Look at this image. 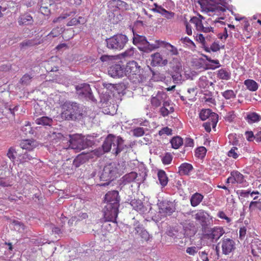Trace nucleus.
<instances>
[{"mask_svg": "<svg viewBox=\"0 0 261 261\" xmlns=\"http://www.w3.org/2000/svg\"><path fill=\"white\" fill-rule=\"evenodd\" d=\"M70 3L67 0H62L60 2L56 3L53 0H42L40 12L45 16H49L51 14V9L62 11L60 16L55 17L53 20L54 23H61L68 17L73 16L76 13V10H70Z\"/></svg>", "mask_w": 261, "mask_h": 261, "instance_id": "f257e3e1", "label": "nucleus"}, {"mask_svg": "<svg viewBox=\"0 0 261 261\" xmlns=\"http://www.w3.org/2000/svg\"><path fill=\"white\" fill-rule=\"evenodd\" d=\"M102 148V151L95 150V154L99 156L109 152L112 149L113 153L117 155L121 151L127 150L128 147L124 144V140L121 137L109 134L103 143Z\"/></svg>", "mask_w": 261, "mask_h": 261, "instance_id": "f03ea898", "label": "nucleus"}, {"mask_svg": "<svg viewBox=\"0 0 261 261\" xmlns=\"http://www.w3.org/2000/svg\"><path fill=\"white\" fill-rule=\"evenodd\" d=\"M79 112L76 102H65L61 106V117L64 120H72Z\"/></svg>", "mask_w": 261, "mask_h": 261, "instance_id": "7ed1b4c3", "label": "nucleus"}, {"mask_svg": "<svg viewBox=\"0 0 261 261\" xmlns=\"http://www.w3.org/2000/svg\"><path fill=\"white\" fill-rule=\"evenodd\" d=\"M125 75L133 82H140L141 79V67L135 61L128 62L124 68Z\"/></svg>", "mask_w": 261, "mask_h": 261, "instance_id": "20e7f679", "label": "nucleus"}, {"mask_svg": "<svg viewBox=\"0 0 261 261\" xmlns=\"http://www.w3.org/2000/svg\"><path fill=\"white\" fill-rule=\"evenodd\" d=\"M127 41V37L123 34H117L106 40L107 47L115 50L123 48Z\"/></svg>", "mask_w": 261, "mask_h": 261, "instance_id": "39448f33", "label": "nucleus"}, {"mask_svg": "<svg viewBox=\"0 0 261 261\" xmlns=\"http://www.w3.org/2000/svg\"><path fill=\"white\" fill-rule=\"evenodd\" d=\"M224 233L225 231L222 227L216 226L208 230L203 234V238L208 243H212L217 242Z\"/></svg>", "mask_w": 261, "mask_h": 261, "instance_id": "423d86ee", "label": "nucleus"}, {"mask_svg": "<svg viewBox=\"0 0 261 261\" xmlns=\"http://www.w3.org/2000/svg\"><path fill=\"white\" fill-rule=\"evenodd\" d=\"M204 19V17L200 14H198L197 16H193L191 18L190 22L194 24V27L197 31L203 32L204 33L213 32V28L208 26L206 24L204 25L202 20Z\"/></svg>", "mask_w": 261, "mask_h": 261, "instance_id": "0eeeda50", "label": "nucleus"}, {"mask_svg": "<svg viewBox=\"0 0 261 261\" xmlns=\"http://www.w3.org/2000/svg\"><path fill=\"white\" fill-rule=\"evenodd\" d=\"M119 207L106 204L103 209L105 221L116 222V218L119 212Z\"/></svg>", "mask_w": 261, "mask_h": 261, "instance_id": "6e6552de", "label": "nucleus"}, {"mask_svg": "<svg viewBox=\"0 0 261 261\" xmlns=\"http://www.w3.org/2000/svg\"><path fill=\"white\" fill-rule=\"evenodd\" d=\"M150 50H152L159 48L160 47H165L172 55H177L178 51L176 47L169 43L156 40L154 41V43H149Z\"/></svg>", "mask_w": 261, "mask_h": 261, "instance_id": "1a4fd4ad", "label": "nucleus"}, {"mask_svg": "<svg viewBox=\"0 0 261 261\" xmlns=\"http://www.w3.org/2000/svg\"><path fill=\"white\" fill-rule=\"evenodd\" d=\"M118 173V169L116 166V164L114 163H111L105 166L102 176L106 180H113L117 174Z\"/></svg>", "mask_w": 261, "mask_h": 261, "instance_id": "9d476101", "label": "nucleus"}, {"mask_svg": "<svg viewBox=\"0 0 261 261\" xmlns=\"http://www.w3.org/2000/svg\"><path fill=\"white\" fill-rule=\"evenodd\" d=\"M220 243L221 245L222 253L224 255H229L236 249V243L232 239L224 237Z\"/></svg>", "mask_w": 261, "mask_h": 261, "instance_id": "9b49d317", "label": "nucleus"}, {"mask_svg": "<svg viewBox=\"0 0 261 261\" xmlns=\"http://www.w3.org/2000/svg\"><path fill=\"white\" fill-rule=\"evenodd\" d=\"M120 198L117 191L113 190L109 191L105 196V201L106 204L113 206H119Z\"/></svg>", "mask_w": 261, "mask_h": 261, "instance_id": "f8f14e48", "label": "nucleus"}, {"mask_svg": "<svg viewBox=\"0 0 261 261\" xmlns=\"http://www.w3.org/2000/svg\"><path fill=\"white\" fill-rule=\"evenodd\" d=\"M158 206L159 213L163 216H170L175 211L173 204L169 201H161L158 204Z\"/></svg>", "mask_w": 261, "mask_h": 261, "instance_id": "ddd939ff", "label": "nucleus"}, {"mask_svg": "<svg viewBox=\"0 0 261 261\" xmlns=\"http://www.w3.org/2000/svg\"><path fill=\"white\" fill-rule=\"evenodd\" d=\"M69 142V147L77 151H81L88 146L87 141L80 137L72 138Z\"/></svg>", "mask_w": 261, "mask_h": 261, "instance_id": "4468645a", "label": "nucleus"}, {"mask_svg": "<svg viewBox=\"0 0 261 261\" xmlns=\"http://www.w3.org/2000/svg\"><path fill=\"white\" fill-rule=\"evenodd\" d=\"M167 98V94L161 91H159L155 94L152 95L150 99V103L151 106L153 108H157L161 106L162 103L166 102V100Z\"/></svg>", "mask_w": 261, "mask_h": 261, "instance_id": "2eb2a0df", "label": "nucleus"}, {"mask_svg": "<svg viewBox=\"0 0 261 261\" xmlns=\"http://www.w3.org/2000/svg\"><path fill=\"white\" fill-rule=\"evenodd\" d=\"M75 90L77 94L79 96L89 99H91L92 96L91 89L88 84H80L75 86Z\"/></svg>", "mask_w": 261, "mask_h": 261, "instance_id": "dca6fc26", "label": "nucleus"}, {"mask_svg": "<svg viewBox=\"0 0 261 261\" xmlns=\"http://www.w3.org/2000/svg\"><path fill=\"white\" fill-rule=\"evenodd\" d=\"M199 117L203 121L211 118L212 120V126L214 127L217 123L218 115L215 113L212 112L210 109H204L202 110L199 113Z\"/></svg>", "mask_w": 261, "mask_h": 261, "instance_id": "f3484780", "label": "nucleus"}, {"mask_svg": "<svg viewBox=\"0 0 261 261\" xmlns=\"http://www.w3.org/2000/svg\"><path fill=\"white\" fill-rule=\"evenodd\" d=\"M109 74L113 77H122L125 74L124 68L120 64L112 65L109 68Z\"/></svg>", "mask_w": 261, "mask_h": 261, "instance_id": "a211bd4d", "label": "nucleus"}, {"mask_svg": "<svg viewBox=\"0 0 261 261\" xmlns=\"http://www.w3.org/2000/svg\"><path fill=\"white\" fill-rule=\"evenodd\" d=\"M151 65L153 66H164L167 65L168 64L167 59H164L162 56L159 53H156L151 55Z\"/></svg>", "mask_w": 261, "mask_h": 261, "instance_id": "6ab92c4d", "label": "nucleus"}, {"mask_svg": "<svg viewBox=\"0 0 261 261\" xmlns=\"http://www.w3.org/2000/svg\"><path fill=\"white\" fill-rule=\"evenodd\" d=\"M110 3L113 7L121 11H127L131 8L130 5L121 0H111Z\"/></svg>", "mask_w": 261, "mask_h": 261, "instance_id": "aec40b11", "label": "nucleus"}, {"mask_svg": "<svg viewBox=\"0 0 261 261\" xmlns=\"http://www.w3.org/2000/svg\"><path fill=\"white\" fill-rule=\"evenodd\" d=\"M169 66L172 70V72L180 73L182 65L180 58H173L169 62Z\"/></svg>", "mask_w": 261, "mask_h": 261, "instance_id": "412c9836", "label": "nucleus"}, {"mask_svg": "<svg viewBox=\"0 0 261 261\" xmlns=\"http://www.w3.org/2000/svg\"><path fill=\"white\" fill-rule=\"evenodd\" d=\"M216 75L220 80L228 81L231 78V72L229 69L223 68L216 71Z\"/></svg>", "mask_w": 261, "mask_h": 261, "instance_id": "4be33fe9", "label": "nucleus"}, {"mask_svg": "<svg viewBox=\"0 0 261 261\" xmlns=\"http://www.w3.org/2000/svg\"><path fill=\"white\" fill-rule=\"evenodd\" d=\"M20 146L23 149L31 151L37 147V143L34 140H23L21 142Z\"/></svg>", "mask_w": 261, "mask_h": 261, "instance_id": "5701e85b", "label": "nucleus"}, {"mask_svg": "<svg viewBox=\"0 0 261 261\" xmlns=\"http://www.w3.org/2000/svg\"><path fill=\"white\" fill-rule=\"evenodd\" d=\"M245 120L249 124L257 122L261 120V116L255 112H250L247 114Z\"/></svg>", "mask_w": 261, "mask_h": 261, "instance_id": "b1692460", "label": "nucleus"}, {"mask_svg": "<svg viewBox=\"0 0 261 261\" xmlns=\"http://www.w3.org/2000/svg\"><path fill=\"white\" fill-rule=\"evenodd\" d=\"M193 169V166L191 164L184 163L178 167V172L180 175H189Z\"/></svg>", "mask_w": 261, "mask_h": 261, "instance_id": "393cba45", "label": "nucleus"}, {"mask_svg": "<svg viewBox=\"0 0 261 261\" xmlns=\"http://www.w3.org/2000/svg\"><path fill=\"white\" fill-rule=\"evenodd\" d=\"M33 17L30 14L21 15L18 19V22L20 25H30L33 23Z\"/></svg>", "mask_w": 261, "mask_h": 261, "instance_id": "a878e982", "label": "nucleus"}, {"mask_svg": "<svg viewBox=\"0 0 261 261\" xmlns=\"http://www.w3.org/2000/svg\"><path fill=\"white\" fill-rule=\"evenodd\" d=\"M203 199V196L199 193H195L193 194L190 198L191 205L193 207H196L198 205Z\"/></svg>", "mask_w": 261, "mask_h": 261, "instance_id": "bb28decb", "label": "nucleus"}, {"mask_svg": "<svg viewBox=\"0 0 261 261\" xmlns=\"http://www.w3.org/2000/svg\"><path fill=\"white\" fill-rule=\"evenodd\" d=\"M158 177L161 185L163 187H165L167 186L168 182V178L166 172L164 170H159L158 172Z\"/></svg>", "mask_w": 261, "mask_h": 261, "instance_id": "cd10ccee", "label": "nucleus"}, {"mask_svg": "<svg viewBox=\"0 0 261 261\" xmlns=\"http://www.w3.org/2000/svg\"><path fill=\"white\" fill-rule=\"evenodd\" d=\"M230 175L232 177L234 183L242 184L244 181V176L240 172L233 170L230 172Z\"/></svg>", "mask_w": 261, "mask_h": 261, "instance_id": "c85d7f7f", "label": "nucleus"}, {"mask_svg": "<svg viewBox=\"0 0 261 261\" xmlns=\"http://www.w3.org/2000/svg\"><path fill=\"white\" fill-rule=\"evenodd\" d=\"M244 85L248 90L252 92L256 91L258 88V84L254 80L247 79L244 81Z\"/></svg>", "mask_w": 261, "mask_h": 261, "instance_id": "c756f323", "label": "nucleus"}, {"mask_svg": "<svg viewBox=\"0 0 261 261\" xmlns=\"http://www.w3.org/2000/svg\"><path fill=\"white\" fill-rule=\"evenodd\" d=\"M36 124L43 126H51L53 122L52 118L47 116H43L37 118L35 121Z\"/></svg>", "mask_w": 261, "mask_h": 261, "instance_id": "7c9ffc66", "label": "nucleus"}, {"mask_svg": "<svg viewBox=\"0 0 261 261\" xmlns=\"http://www.w3.org/2000/svg\"><path fill=\"white\" fill-rule=\"evenodd\" d=\"M135 230L136 233H139L143 240L148 241L150 239V235L148 232L141 226L138 225L135 228Z\"/></svg>", "mask_w": 261, "mask_h": 261, "instance_id": "2f4dec72", "label": "nucleus"}, {"mask_svg": "<svg viewBox=\"0 0 261 261\" xmlns=\"http://www.w3.org/2000/svg\"><path fill=\"white\" fill-rule=\"evenodd\" d=\"M208 214L203 210H199L195 215V218L196 220L199 221L201 223L206 222Z\"/></svg>", "mask_w": 261, "mask_h": 261, "instance_id": "473e14b6", "label": "nucleus"}, {"mask_svg": "<svg viewBox=\"0 0 261 261\" xmlns=\"http://www.w3.org/2000/svg\"><path fill=\"white\" fill-rule=\"evenodd\" d=\"M239 196V197L241 199L244 198H249V197H253V195L254 194H258V192H251V190H238L237 192Z\"/></svg>", "mask_w": 261, "mask_h": 261, "instance_id": "72a5a7b5", "label": "nucleus"}, {"mask_svg": "<svg viewBox=\"0 0 261 261\" xmlns=\"http://www.w3.org/2000/svg\"><path fill=\"white\" fill-rule=\"evenodd\" d=\"M156 11L157 13L161 14L167 19H171L175 16V13L174 12L167 11L163 7H159V9Z\"/></svg>", "mask_w": 261, "mask_h": 261, "instance_id": "f704fd0d", "label": "nucleus"}, {"mask_svg": "<svg viewBox=\"0 0 261 261\" xmlns=\"http://www.w3.org/2000/svg\"><path fill=\"white\" fill-rule=\"evenodd\" d=\"M170 143L172 148L174 149H178L183 144V140L180 137L176 136L172 138L170 141Z\"/></svg>", "mask_w": 261, "mask_h": 261, "instance_id": "c9c22d12", "label": "nucleus"}, {"mask_svg": "<svg viewBox=\"0 0 261 261\" xmlns=\"http://www.w3.org/2000/svg\"><path fill=\"white\" fill-rule=\"evenodd\" d=\"M144 42L146 43V44L147 45V48L150 50V46L149 45V43H154V42H148L146 40L145 37L143 36H139L137 35L136 36H134L133 38V43L135 44H138L139 43H142V44H144Z\"/></svg>", "mask_w": 261, "mask_h": 261, "instance_id": "e433bc0d", "label": "nucleus"}, {"mask_svg": "<svg viewBox=\"0 0 261 261\" xmlns=\"http://www.w3.org/2000/svg\"><path fill=\"white\" fill-rule=\"evenodd\" d=\"M138 177L137 173L135 172H131L128 174H125L123 178V181L126 183H130L133 182Z\"/></svg>", "mask_w": 261, "mask_h": 261, "instance_id": "4c0bfd02", "label": "nucleus"}, {"mask_svg": "<svg viewBox=\"0 0 261 261\" xmlns=\"http://www.w3.org/2000/svg\"><path fill=\"white\" fill-rule=\"evenodd\" d=\"M130 204L133 208L137 211H141L143 209V204L142 202L139 199H133L130 201Z\"/></svg>", "mask_w": 261, "mask_h": 261, "instance_id": "58836bf2", "label": "nucleus"}, {"mask_svg": "<svg viewBox=\"0 0 261 261\" xmlns=\"http://www.w3.org/2000/svg\"><path fill=\"white\" fill-rule=\"evenodd\" d=\"M207 150L204 146H200L197 148L195 151V155L199 159H203L206 155Z\"/></svg>", "mask_w": 261, "mask_h": 261, "instance_id": "ea45409f", "label": "nucleus"}, {"mask_svg": "<svg viewBox=\"0 0 261 261\" xmlns=\"http://www.w3.org/2000/svg\"><path fill=\"white\" fill-rule=\"evenodd\" d=\"M207 11L208 12H214L215 14H218L225 11L226 8L219 5H214L207 8Z\"/></svg>", "mask_w": 261, "mask_h": 261, "instance_id": "a19ab883", "label": "nucleus"}, {"mask_svg": "<svg viewBox=\"0 0 261 261\" xmlns=\"http://www.w3.org/2000/svg\"><path fill=\"white\" fill-rule=\"evenodd\" d=\"M249 210L250 212L255 211L256 210L261 211V201H252L249 204Z\"/></svg>", "mask_w": 261, "mask_h": 261, "instance_id": "79ce46f5", "label": "nucleus"}, {"mask_svg": "<svg viewBox=\"0 0 261 261\" xmlns=\"http://www.w3.org/2000/svg\"><path fill=\"white\" fill-rule=\"evenodd\" d=\"M180 41L182 43L185 44L186 46L191 48L192 49H195L196 48V45L194 42L191 40L189 37H182L180 39Z\"/></svg>", "mask_w": 261, "mask_h": 261, "instance_id": "37998d69", "label": "nucleus"}, {"mask_svg": "<svg viewBox=\"0 0 261 261\" xmlns=\"http://www.w3.org/2000/svg\"><path fill=\"white\" fill-rule=\"evenodd\" d=\"M221 94L227 100L233 99L236 97V93L232 90H226L222 92Z\"/></svg>", "mask_w": 261, "mask_h": 261, "instance_id": "c03bdc74", "label": "nucleus"}, {"mask_svg": "<svg viewBox=\"0 0 261 261\" xmlns=\"http://www.w3.org/2000/svg\"><path fill=\"white\" fill-rule=\"evenodd\" d=\"M63 32V28L56 27L54 28L47 36L48 38H55L59 36Z\"/></svg>", "mask_w": 261, "mask_h": 261, "instance_id": "a18cd8bd", "label": "nucleus"}, {"mask_svg": "<svg viewBox=\"0 0 261 261\" xmlns=\"http://www.w3.org/2000/svg\"><path fill=\"white\" fill-rule=\"evenodd\" d=\"M220 49V47L219 44L216 42L213 43L210 47L205 46L204 48V50L208 53H210L211 51L216 52L219 50Z\"/></svg>", "mask_w": 261, "mask_h": 261, "instance_id": "49530a36", "label": "nucleus"}, {"mask_svg": "<svg viewBox=\"0 0 261 261\" xmlns=\"http://www.w3.org/2000/svg\"><path fill=\"white\" fill-rule=\"evenodd\" d=\"M183 22L184 25L186 28V33L187 35L191 36L192 35V27L190 23V21H188L187 18L186 17V16L184 17V18L183 19Z\"/></svg>", "mask_w": 261, "mask_h": 261, "instance_id": "de8ad7c7", "label": "nucleus"}, {"mask_svg": "<svg viewBox=\"0 0 261 261\" xmlns=\"http://www.w3.org/2000/svg\"><path fill=\"white\" fill-rule=\"evenodd\" d=\"M21 130L25 135L33 134L31 123L29 121L25 122V124L24 126L22 127Z\"/></svg>", "mask_w": 261, "mask_h": 261, "instance_id": "09e8293b", "label": "nucleus"}, {"mask_svg": "<svg viewBox=\"0 0 261 261\" xmlns=\"http://www.w3.org/2000/svg\"><path fill=\"white\" fill-rule=\"evenodd\" d=\"M83 19V18L81 16H79L77 18L73 17L66 23V25L67 27H72L77 25L81 23V19Z\"/></svg>", "mask_w": 261, "mask_h": 261, "instance_id": "8fccbe9b", "label": "nucleus"}, {"mask_svg": "<svg viewBox=\"0 0 261 261\" xmlns=\"http://www.w3.org/2000/svg\"><path fill=\"white\" fill-rule=\"evenodd\" d=\"M198 85L199 87L202 88H205L208 86V81L207 77L205 76H202L200 77L198 81Z\"/></svg>", "mask_w": 261, "mask_h": 261, "instance_id": "3c124183", "label": "nucleus"}, {"mask_svg": "<svg viewBox=\"0 0 261 261\" xmlns=\"http://www.w3.org/2000/svg\"><path fill=\"white\" fill-rule=\"evenodd\" d=\"M32 76L28 74H25L20 79L22 85H28L31 82Z\"/></svg>", "mask_w": 261, "mask_h": 261, "instance_id": "603ef678", "label": "nucleus"}, {"mask_svg": "<svg viewBox=\"0 0 261 261\" xmlns=\"http://www.w3.org/2000/svg\"><path fill=\"white\" fill-rule=\"evenodd\" d=\"M163 105V107L160 109L161 114L164 117L167 116L170 113V111L166 108V107L169 106V103L167 101L164 102Z\"/></svg>", "mask_w": 261, "mask_h": 261, "instance_id": "864d4df0", "label": "nucleus"}, {"mask_svg": "<svg viewBox=\"0 0 261 261\" xmlns=\"http://www.w3.org/2000/svg\"><path fill=\"white\" fill-rule=\"evenodd\" d=\"M244 34L247 39H249L251 37L250 33V24L248 21L245 22L244 25Z\"/></svg>", "mask_w": 261, "mask_h": 261, "instance_id": "5fc2aeb1", "label": "nucleus"}, {"mask_svg": "<svg viewBox=\"0 0 261 261\" xmlns=\"http://www.w3.org/2000/svg\"><path fill=\"white\" fill-rule=\"evenodd\" d=\"M238 148L236 147H233L228 152L227 155L229 157L232 158L234 159H237L239 157V153L238 152Z\"/></svg>", "mask_w": 261, "mask_h": 261, "instance_id": "6e6d98bb", "label": "nucleus"}, {"mask_svg": "<svg viewBox=\"0 0 261 261\" xmlns=\"http://www.w3.org/2000/svg\"><path fill=\"white\" fill-rule=\"evenodd\" d=\"M172 155L170 153H166L162 158V161L164 165L170 164L172 160Z\"/></svg>", "mask_w": 261, "mask_h": 261, "instance_id": "4d7b16f0", "label": "nucleus"}, {"mask_svg": "<svg viewBox=\"0 0 261 261\" xmlns=\"http://www.w3.org/2000/svg\"><path fill=\"white\" fill-rule=\"evenodd\" d=\"M37 44L33 40H25L20 44L21 49H23L26 47L32 46Z\"/></svg>", "mask_w": 261, "mask_h": 261, "instance_id": "13d9d810", "label": "nucleus"}, {"mask_svg": "<svg viewBox=\"0 0 261 261\" xmlns=\"http://www.w3.org/2000/svg\"><path fill=\"white\" fill-rule=\"evenodd\" d=\"M83 155H79L73 160V165L75 167H79L81 164H83L85 162V161L83 159Z\"/></svg>", "mask_w": 261, "mask_h": 261, "instance_id": "bf43d9fd", "label": "nucleus"}, {"mask_svg": "<svg viewBox=\"0 0 261 261\" xmlns=\"http://www.w3.org/2000/svg\"><path fill=\"white\" fill-rule=\"evenodd\" d=\"M198 251V247L196 246H191L187 248L186 253L190 255L194 256Z\"/></svg>", "mask_w": 261, "mask_h": 261, "instance_id": "052dcab7", "label": "nucleus"}, {"mask_svg": "<svg viewBox=\"0 0 261 261\" xmlns=\"http://www.w3.org/2000/svg\"><path fill=\"white\" fill-rule=\"evenodd\" d=\"M195 39L197 41L200 43L202 45L203 48H204V46H206V42L205 37L203 36V35L202 34H197L195 36Z\"/></svg>", "mask_w": 261, "mask_h": 261, "instance_id": "680f3d73", "label": "nucleus"}, {"mask_svg": "<svg viewBox=\"0 0 261 261\" xmlns=\"http://www.w3.org/2000/svg\"><path fill=\"white\" fill-rule=\"evenodd\" d=\"M133 133L134 136L139 137L144 134V130L143 127H137L133 130Z\"/></svg>", "mask_w": 261, "mask_h": 261, "instance_id": "e2e57ef3", "label": "nucleus"}, {"mask_svg": "<svg viewBox=\"0 0 261 261\" xmlns=\"http://www.w3.org/2000/svg\"><path fill=\"white\" fill-rule=\"evenodd\" d=\"M172 130L169 128L168 127H164L162 128L159 132V135L160 136H162L163 135H167L168 136L172 135Z\"/></svg>", "mask_w": 261, "mask_h": 261, "instance_id": "0e129e2a", "label": "nucleus"}, {"mask_svg": "<svg viewBox=\"0 0 261 261\" xmlns=\"http://www.w3.org/2000/svg\"><path fill=\"white\" fill-rule=\"evenodd\" d=\"M36 155L34 156L31 155L30 154L26 152L22 154V158L21 160H22V162H25L31 161L34 159H36Z\"/></svg>", "mask_w": 261, "mask_h": 261, "instance_id": "69168bd1", "label": "nucleus"}, {"mask_svg": "<svg viewBox=\"0 0 261 261\" xmlns=\"http://www.w3.org/2000/svg\"><path fill=\"white\" fill-rule=\"evenodd\" d=\"M13 223L14 226H16L17 228H18V231H22L24 230L25 226L21 222L18 221H14Z\"/></svg>", "mask_w": 261, "mask_h": 261, "instance_id": "338daca9", "label": "nucleus"}, {"mask_svg": "<svg viewBox=\"0 0 261 261\" xmlns=\"http://www.w3.org/2000/svg\"><path fill=\"white\" fill-rule=\"evenodd\" d=\"M247 229L246 227L243 226L240 228L239 229V239L243 240L245 239L246 235Z\"/></svg>", "mask_w": 261, "mask_h": 261, "instance_id": "774afa93", "label": "nucleus"}]
</instances>
